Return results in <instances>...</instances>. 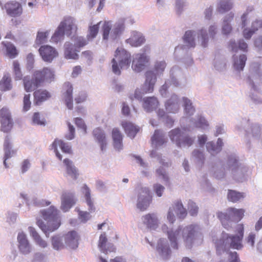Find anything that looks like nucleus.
Here are the masks:
<instances>
[{
  "label": "nucleus",
  "instance_id": "obj_29",
  "mask_svg": "<svg viewBox=\"0 0 262 262\" xmlns=\"http://www.w3.org/2000/svg\"><path fill=\"white\" fill-rule=\"evenodd\" d=\"M196 37L198 44L201 47L206 48L208 47L210 37L205 28L203 27L196 30Z\"/></svg>",
  "mask_w": 262,
  "mask_h": 262
},
{
  "label": "nucleus",
  "instance_id": "obj_54",
  "mask_svg": "<svg viewBox=\"0 0 262 262\" xmlns=\"http://www.w3.org/2000/svg\"><path fill=\"white\" fill-rule=\"evenodd\" d=\"M2 45L6 48V54L10 58H14L18 54L16 47L10 42H2Z\"/></svg>",
  "mask_w": 262,
  "mask_h": 262
},
{
  "label": "nucleus",
  "instance_id": "obj_55",
  "mask_svg": "<svg viewBox=\"0 0 262 262\" xmlns=\"http://www.w3.org/2000/svg\"><path fill=\"white\" fill-rule=\"evenodd\" d=\"M20 196L24 199L28 206L31 205H39V201L34 196H29L27 194L20 193Z\"/></svg>",
  "mask_w": 262,
  "mask_h": 262
},
{
  "label": "nucleus",
  "instance_id": "obj_25",
  "mask_svg": "<svg viewBox=\"0 0 262 262\" xmlns=\"http://www.w3.org/2000/svg\"><path fill=\"white\" fill-rule=\"evenodd\" d=\"M93 135L96 141L99 145L101 151L105 150L107 145V140L104 131L101 128L98 127L94 129Z\"/></svg>",
  "mask_w": 262,
  "mask_h": 262
},
{
  "label": "nucleus",
  "instance_id": "obj_31",
  "mask_svg": "<svg viewBox=\"0 0 262 262\" xmlns=\"http://www.w3.org/2000/svg\"><path fill=\"white\" fill-rule=\"evenodd\" d=\"M189 121L191 122L193 127L195 128H201L203 130L207 129L209 126L208 121L206 119L205 117L202 115H197L195 118H188Z\"/></svg>",
  "mask_w": 262,
  "mask_h": 262
},
{
  "label": "nucleus",
  "instance_id": "obj_32",
  "mask_svg": "<svg viewBox=\"0 0 262 262\" xmlns=\"http://www.w3.org/2000/svg\"><path fill=\"white\" fill-rule=\"evenodd\" d=\"M247 137H252L255 140L261 139L262 131L261 126L257 123L251 124L249 127L245 129Z\"/></svg>",
  "mask_w": 262,
  "mask_h": 262
},
{
  "label": "nucleus",
  "instance_id": "obj_2",
  "mask_svg": "<svg viewBox=\"0 0 262 262\" xmlns=\"http://www.w3.org/2000/svg\"><path fill=\"white\" fill-rule=\"evenodd\" d=\"M187 119L186 117H182L180 120L182 128L176 127L168 132L170 141L179 148L189 147L193 144L195 140V136H191L185 132L190 130V126L184 124V121Z\"/></svg>",
  "mask_w": 262,
  "mask_h": 262
},
{
  "label": "nucleus",
  "instance_id": "obj_16",
  "mask_svg": "<svg viewBox=\"0 0 262 262\" xmlns=\"http://www.w3.org/2000/svg\"><path fill=\"white\" fill-rule=\"evenodd\" d=\"M1 130L4 133L10 132L12 128L13 122L8 109L3 107L0 110Z\"/></svg>",
  "mask_w": 262,
  "mask_h": 262
},
{
  "label": "nucleus",
  "instance_id": "obj_14",
  "mask_svg": "<svg viewBox=\"0 0 262 262\" xmlns=\"http://www.w3.org/2000/svg\"><path fill=\"white\" fill-rule=\"evenodd\" d=\"M151 196L148 188L141 187L138 189L137 207L141 211L146 210L150 204Z\"/></svg>",
  "mask_w": 262,
  "mask_h": 262
},
{
  "label": "nucleus",
  "instance_id": "obj_20",
  "mask_svg": "<svg viewBox=\"0 0 262 262\" xmlns=\"http://www.w3.org/2000/svg\"><path fill=\"white\" fill-rule=\"evenodd\" d=\"M39 52L42 59L48 62H51L58 55L54 48L48 45L41 46L39 49Z\"/></svg>",
  "mask_w": 262,
  "mask_h": 262
},
{
  "label": "nucleus",
  "instance_id": "obj_23",
  "mask_svg": "<svg viewBox=\"0 0 262 262\" xmlns=\"http://www.w3.org/2000/svg\"><path fill=\"white\" fill-rule=\"evenodd\" d=\"M196 31L188 30L185 31L182 37L183 42L185 46L190 49H194L196 46L195 37Z\"/></svg>",
  "mask_w": 262,
  "mask_h": 262
},
{
  "label": "nucleus",
  "instance_id": "obj_50",
  "mask_svg": "<svg viewBox=\"0 0 262 262\" xmlns=\"http://www.w3.org/2000/svg\"><path fill=\"white\" fill-rule=\"evenodd\" d=\"M246 196L244 192H240L233 190H229L227 198L229 201L236 203L243 200Z\"/></svg>",
  "mask_w": 262,
  "mask_h": 262
},
{
  "label": "nucleus",
  "instance_id": "obj_63",
  "mask_svg": "<svg viewBox=\"0 0 262 262\" xmlns=\"http://www.w3.org/2000/svg\"><path fill=\"white\" fill-rule=\"evenodd\" d=\"M227 163L224 166V167L221 168L220 169H217L214 172V176L217 179H221L226 175V173L227 171H229L227 169Z\"/></svg>",
  "mask_w": 262,
  "mask_h": 262
},
{
  "label": "nucleus",
  "instance_id": "obj_45",
  "mask_svg": "<svg viewBox=\"0 0 262 262\" xmlns=\"http://www.w3.org/2000/svg\"><path fill=\"white\" fill-rule=\"evenodd\" d=\"M149 61V57L145 53H137L133 57L132 66H145Z\"/></svg>",
  "mask_w": 262,
  "mask_h": 262
},
{
  "label": "nucleus",
  "instance_id": "obj_8",
  "mask_svg": "<svg viewBox=\"0 0 262 262\" xmlns=\"http://www.w3.org/2000/svg\"><path fill=\"white\" fill-rule=\"evenodd\" d=\"M226 167L236 181L242 182L246 180L247 168L239 165L238 159L236 155L231 154L228 156Z\"/></svg>",
  "mask_w": 262,
  "mask_h": 262
},
{
  "label": "nucleus",
  "instance_id": "obj_9",
  "mask_svg": "<svg viewBox=\"0 0 262 262\" xmlns=\"http://www.w3.org/2000/svg\"><path fill=\"white\" fill-rule=\"evenodd\" d=\"M124 30V19L123 18L119 19L113 26L111 21H105L102 27L103 39L114 40L122 33Z\"/></svg>",
  "mask_w": 262,
  "mask_h": 262
},
{
  "label": "nucleus",
  "instance_id": "obj_28",
  "mask_svg": "<svg viewBox=\"0 0 262 262\" xmlns=\"http://www.w3.org/2000/svg\"><path fill=\"white\" fill-rule=\"evenodd\" d=\"M107 239L106 238L105 233H102L100 237L98 243V247L100 251L105 254L108 252H114L115 248L113 244L107 243Z\"/></svg>",
  "mask_w": 262,
  "mask_h": 262
},
{
  "label": "nucleus",
  "instance_id": "obj_18",
  "mask_svg": "<svg viewBox=\"0 0 262 262\" xmlns=\"http://www.w3.org/2000/svg\"><path fill=\"white\" fill-rule=\"evenodd\" d=\"M76 201L77 199L74 193L64 191L61 196L60 209L64 212H68L76 204Z\"/></svg>",
  "mask_w": 262,
  "mask_h": 262
},
{
  "label": "nucleus",
  "instance_id": "obj_33",
  "mask_svg": "<svg viewBox=\"0 0 262 262\" xmlns=\"http://www.w3.org/2000/svg\"><path fill=\"white\" fill-rule=\"evenodd\" d=\"M234 17V13L233 12H230L223 18L222 32L224 35H227L231 33L232 27L230 23L233 20Z\"/></svg>",
  "mask_w": 262,
  "mask_h": 262
},
{
  "label": "nucleus",
  "instance_id": "obj_48",
  "mask_svg": "<svg viewBox=\"0 0 262 262\" xmlns=\"http://www.w3.org/2000/svg\"><path fill=\"white\" fill-rule=\"evenodd\" d=\"M228 47L229 49L234 52H237L238 49L245 51L248 48V45L243 39H240L238 43H236L234 40L231 39Z\"/></svg>",
  "mask_w": 262,
  "mask_h": 262
},
{
  "label": "nucleus",
  "instance_id": "obj_43",
  "mask_svg": "<svg viewBox=\"0 0 262 262\" xmlns=\"http://www.w3.org/2000/svg\"><path fill=\"white\" fill-rule=\"evenodd\" d=\"M34 103L39 105L42 102L48 99L51 97V95L46 90H39L34 93Z\"/></svg>",
  "mask_w": 262,
  "mask_h": 262
},
{
  "label": "nucleus",
  "instance_id": "obj_60",
  "mask_svg": "<svg viewBox=\"0 0 262 262\" xmlns=\"http://www.w3.org/2000/svg\"><path fill=\"white\" fill-rule=\"evenodd\" d=\"M188 209L191 216H196L198 214L199 207L196 204L192 201H189L188 203Z\"/></svg>",
  "mask_w": 262,
  "mask_h": 262
},
{
  "label": "nucleus",
  "instance_id": "obj_56",
  "mask_svg": "<svg viewBox=\"0 0 262 262\" xmlns=\"http://www.w3.org/2000/svg\"><path fill=\"white\" fill-rule=\"evenodd\" d=\"M73 39L75 42L74 46H75V47H76L77 49L79 50H80L79 49L80 48L85 46L88 43V41L82 36L75 37L74 39Z\"/></svg>",
  "mask_w": 262,
  "mask_h": 262
},
{
  "label": "nucleus",
  "instance_id": "obj_21",
  "mask_svg": "<svg viewBox=\"0 0 262 262\" xmlns=\"http://www.w3.org/2000/svg\"><path fill=\"white\" fill-rule=\"evenodd\" d=\"M165 107L168 113H177L180 109V99L178 96L172 94L165 102Z\"/></svg>",
  "mask_w": 262,
  "mask_h": 262
},
{
  "label": "nucleus",
  "instance_id": "obj_7",
  "mask_svg": "<svg viewBox=\"0 0 262 262\" xmlns=\"http://www.w3.org/2000/svg\"><path fill=\"white\" fill-rule=\"evenodd\" d=\"M76 30L77 26L74 19L71 17L68 18L60 23L52 36L51 41L57 43L63 39L64 34L70 36L75 33Z\"/></svg>",
  "mask_w": 262,
  "mask_h": 262
},
{
  "label": "nucleus",
  "instance_id": "obj_5",
  "mask_svg": "<svg viewBox=\"0 0 262 262\" xmlns=\"http://www.w3.org/2000/svg\"><path fill=\"white\" fill-rule=\"evenodd\" d=\"M54 74L50 69L45 68L42 71L35 72L31 79L26 76L24 79L25 89L27 92H32L39 86L43 81L50 82L54 79Z\"/></svg>",
  "mask_w": 262,
  "mask_h": 262
},
{
  "label": "nucleus",
  "instance_id": "obj_64",
  "mask_svg": "<svg viewBox=\"0 0 262 262\" xmlns=\"http://www.w3.org/2000/svg\"><path fill=\"white\" fill-rule=\"evenodd\" d=\"M99 30V24L97 25H94L92 26H90L89 29V33L87 35V37L88 38V39H89L90 38L91 39H93L95 38Z\"/></svg>",
  "mask_w": 262,
  "mask_h": 262
},
{
  "label": "nucleus",
  "instance_id": "obj_1",
  "mask_svg": "<svg viewBox=\"0 0 262 262\" xmlns=\"http://www.w3.org/2000/svg\"><path fill=\"white\" fill-rule=\"evenodd\" d=\"M162 230L167 233L171 246L175 249H178V241L181 237L187 249H191L195 244L200 242L203 238L199 227L196 225L191 224L184 227L180 226L176 229H169L167 225H163Z\"/></svg>",
  "mask_w": 262,
  "mask_h": 262
},
{
  "label": "nucleus",
  "instance_id": "obj_41",
  "mask_svg": "<svg viewBox=\"0 0 262 262\" xmlns=\"http://www.w3.org/2000/svg\"><path fill=\"white\" fill-rule=\"evenodd\" d=\"M171 208L176 212L178 218L180 219H184L186 216L187 211L184 207L181 200L175 201L173 203Z\"/></svg>",
  "mask_w": 262,
  "mask_h": 262
},
{
  "label": "nucleus",
  "instance_id": "obj_47",
  "mask_svg": "<svg viewBox=\"0 0 262 262\" xmlns=\"http://www.w3.org/2000/svg\"><path fill=\"white\" fill-rule=\"evenodd\" d=\"M182 100L184 114L187 117L192 116L195 112V109L192 104L191 100L185 97L182 98Z\"/></svg>",
  "mask_w": 262,
  "mask_h": 262
},
{
  "label": "nucleus",
  "instance_id": "obj_12",
  "mask_svg": "<svg viewBox=\"0 0 262 262\" xmlns=\"http://www.w3.org/2000/svg\"><path fill=\"white\" fill-rule=\"evenodd\" d=\"M132 61L130 54L122 48H118L112 59V66H129Z\"/></svg>",
  "mask_w": 262,
  "mask_h": 262
},
{
  "label": "nucleus",
  "instance_id": "obj_40",
  "mask_svg": "<svg viewBox=\"0 0 262 262\" xmlns=\"http://www.w3.org/2000/svg\"><path fill=\"white\" fill-rule=\"evenodd\" d=\"M159 105L157 99L155 97H146L143 99V107L147 112L156 110Z\"/></svg>",
  "mask_w": 262,
  "mask_h": 262
},
{
  "label": "nucleus",
  "instance_id": "obj_35",
  "mask_svg": "<svg viewBox=\"0 0 262 262\" xmlns=\"http://www.w3.org/2000/svg\"><path fill=\"white\" fill-rule=\"evenodd\" d=\"M144 41L145 39L142 33L136 31H132L130 38L126 40V42L134 47L140 46Z\"/></svg>",
  "mask_w": 262,
  "mask_h": 262
},
{
  "label": "nucleus",
  "instance_id": "obj_22",
  "mask_svg": "<svg viewBox=\"0 0 262 262\" xmlns=\"http://www.w3.org/2000/svg\"><path fill=\"white\" fill-rule=\"evenodd\" d=\"M59 146L62 152L67 154H70L72 151L71 147L68 143H65L63 141L58 139H55L52 144V149H54V152L57 158L61 160L62 156L59 152L57 149V146Z\"/></svg>",
  "mask_w": 262,
  "mask_h": 262
},
{
  "label": "nucleus",
  "instance_id": "obj_30",
  "mask_svg": "<svg viewBox=\"0 0 262 262\" xmlns=\"http://www.w3.org/2000/svg\"><path fill=\"white\" fill-rule=\"evenodd\" d=\"M78 236L75 231H71L66 234L64 237V244L71 249H76L78 246Z\"/></svg>",
  "mask_w": 262,
  "mask_h": 262
},
{
  "label": "nucleus",
  "instance_id": "obj_44",
  "mask_svg": "<svg viewBox=\"0 0 262 262\" xmlns=\"http://www.w3.org/2000/svg\"><path fill=\"white\" fill-rule=\"evenodd\" d=\"M28 230L30 235L37 245L42 248L47 247L48 245L47 242L40 237L34 227H29Z\"/></svg>",
  "mask_w": 262,
  "mask_h": 262
},
{
  "label": "nucleus",
  "instance_id": "obj_13",
  "mask_svg": "<svg viewBox=\"0 0 262 262\" xmlns=\"http://www.w3.org/2000/svg\"><path fill=\"white\" fill-rule=\"evenodd\" d=\"M2 10H5L8 15L12 17L19 16L23 13V8L20 3L16 1H10L5 4L0 3Z\"/></svg>",
  "mask_w": 262,
  "mask_h": 262
},
{
  "label": "nucleus",
  "instance_id": "obj_51",
  "mask_svg": "<svg viewBox=\"0 0 262 262\" xmlns=\"http://www.w3.org/2000/svg\"><path fill=\"white\" fill-rule=\"evenodd\" d=\"M193 161L199 166H202L205 162V157L204 153L199 149H195L193 150L191 155Z\"/></svg>",
  "mask_w": 262,
  "mask_h": 262
},
{
  "label": "nucleus",
  "instance_id": "obj_11",
  "mask_svg": "<svg viewBox=\"0 0 262 262\" xmlns=\"http://www.w3.org/2000/svg\"><path fill=\"white\" fill-rule=\"evenodd\" d=\"M164 70V67H154L152 70L148 71L146 73V80L143 85V91L144 93H151L153 91L157 76L160 75Z\"/></svg>",
  "mask_w": 262,
  "mask_h": 262
},
{
  "label": "nucleus",
  "instance_id": "obj_61",
  "mask_svg": "<svg viewBox=\"0 0 262 262\" xmlns=\"http://www.w3.org/2000/svg\"><path fill=\"white\" fill-rule=\"evenodd\" d=\"M234 63L233 66H245L247 57L245 55H241L238 57L235 56H233Z\"/></svg>",
  "mask_w": 262,
  "mask_h": 262
},
{
  "label": "nucleus",
  "instance_id": "obj_58",
  "mask_svg": "<svg viewBox=\"0 0 262 262\" xmlns=\"http://www.w3.org/2000/svg\"><path fill=\"white\" fill-rule=\"evenodd\" d=\"M156 173L158 177L161 178L165 183L169 182V177L166 170L163 167H160L156 170Z\"/></svg>",
  "mask_w": 262,
  "mask_h": 262
},
{
  "label": "nucleus",
  "instance_id": "obj_17",
  "mask_svg": "<svg viewBox=\"0 0 262 262\" xmlns=\"http://www.w3.org/2000/svg\"><path fill=\"white\" fill-rule=\"evenodd\" d=\"M262 82L259 67H250L248 75V82L254 91L257 90V85Z\"/></svg>",
  "mask_w": 262,
  "mask_h": 262
},
{
  "label": "nucleus",
  "instance_id": "obj_4",
  "mask_svg": "<svg viewBox=\"0 0 262 262\" xmlns=\"http://www.w3.org/2000/svg\"><path fill=\"white\" fill-rule=\"evenodd\" d=\"M42 217L47 222V225L41 220L37 221V225L48 237L50 232L57 229L60 225L59 211L54 206L40 211Z\"/></svg>",
  "mask_w": 262,
  "mask_h": 262
},
{
  "label": "nucleus",
  "instance_id": "obj_39",
  "mask_svg": "<svg viewBox=\"0 0 262 262\" xmlns=\"http://www.w3.org/2000/svg\"><path fill=\"white\" fill-rule=\"evenodd\" d=\"M151 140L152 144L157 147L162 146L167 142L165 134L161 130H156Z\"/></svg>",
  "mask_w": 262,
  "mask_h": 262
},
{
  "label": "nucleus",
  "instance_id": "obj_27",
  "mask_svg": "<svg viewBox=\"0 0 262 262\" xmlns=\"http://www.w3.org/2000/svg\"><path fill=\"white\" fill-rule=\"evenodd\" d=\"M157 249L163 259H168L170 257L171 250L166 239L161 238L159 240Z\"/></svg>",
  "mask_w": 262,
  "mask_h": 262
},
{
  "label": "nucleus",
  "instance_id": "obj_38",
  "mask_svg": "<svg viewBox=\"0 0 262 262\" xmlns=\"http://www.w3.org/2000/svg\"><path fill=\"white\" fill-rule=\"evenodd\" d=\"M143 223L146 225L147 228L155 230L158 226V220L155 214H148L143 216Z\"/></svg>",
  "mask_w": 262,
  "mask_h": 262
},
{
  "label": "nucleus",
  "instance_id": "obj_37",
  "mask_svg": "<svg viewBox=\"0 0 262 262\" xmlns=\"http://www.w3.org/2000/svg\"><path fill=\"white\" fill-rule=\"evenodd\" d=\"M63 163L66 166L67 174L72 179L76 180L79 176L78 170L73 163L72 161L69 159H65Z\"/></svg>",
  "mask_w": 262,
  "mask_h": 262
},
{
  "label": "nucleus",
  "instance_id": "obj_10",
  "mask_svg": "<svg viewBox=\"0 0 262 262\" xmlns=\"http://www.w3.org/2000/svg\"><path fill=\"white\" fill-rule=\"evenodd\" d=\"M185 81L180 67H172L170 71V79L167 80L160 90L161 96L166 97L167 90L169 85L172 84L175 87H179L184 83Z\"/></svg>",
  "mask_w": 262,
  "mask_h": 262
},
{
  "label": "nucleus",
  "instance_id": "obj_59",
  "mask_svg": "<svg viewBox=\"0 0 262 262\" xmlns=\"http://www.w3.org/2000/svg\"><path fill=\"white\" fill-rule=\"evenodd\" d=\"M187 3L186 0H176V11L178 15H180L186 7Z\"/></svg>",
  "mask_w": 262,
  "mask_h": 262
},
{
  "label": "nucleus",
  "instance_id": "obj_42",
  "mask_svg": "<svg viewBox=\"0 0 262 262\" xmlns=\"http://www.w3.org/2000/svg\"><path fill=\"white\" fill-rule=\"evenodd\" d=\"M122 126L128 137L133 139L139 130V128L130 122L124 121Z\"/></svg>",
  "mask_w": 262,
  "mask_h": 262
},
{
  "label": "nucleus",
  "instance_id": "obj_6",
  "mask_svg": "<svg viewBox=\"0 0 262 262\" xmlns=\"http://www.w3.org/2000/svg\"><path fill=\"white\" fill-rule=\"evenodd\" d=\"M244 213V210L243 209L229 208L225 212H217L216 215L224 227L229 230L234 223L241 220Z\"/></svg>",
  "mask_w": 262,
  "mask_h": 262
},
{
  "label": "nucleus",
  "instance_id": "obj_53",
  "mask_svg": "<svg viewBox=\"0 0 262 262\" xmlns=\"http://www.w3.org/2000/svg\"><path fill=\"white\" fill-rule=\"evenodd\" d=\"M10 76L8 74L4 75L3 78L0 81V90L2 91H10L12 88Z\"/></svg>",
  "mask_w": 262,
  "mask_h": 262
},
{
  "label": "nucleus",
  "instance_id": "obj_34",
  "mask_svg": "<svg viewBox=\"0 0 262 262\" xmlns=\"http://www.w3.org/2000/svg\"><path fill=\"white\" fill-rule=\"evenodd\" d=\"M223 146V140L221 138H218L216 142L210 141L206 143L207 150L212 156H215L219 153Z\"/></svg>",
  "mask_w": 262,
  "mask_h": 262
},
{
  "label": "nucleus",
  "instance_id": "obj_52",
  "mask_svg": "<svg viewBox=\"0 0 262 262\" xmlns=\"http://www.w3.org/2000/svg\"><path fill=\"white\" fill-rule=\"evenodd\" d=\"M64 238L62 236L56 235L51 238L52 246L55 250L59 251L64 248L65 245L63 242Z\"/></svg>",
  "mask_w": 262,
  "mask_h": 262
},
{
  "label": "nucleus",
  "instance_id": "obj_24",
  "mask_svg": "<svg viewBox=\"0 0 262 262\" xmlns=\"http://www.w3.org/2000/svg\"><path fill=\"white\" fill-rule=\"evenodd\" d=\"M64 56L67 59L77 60L79 55L77 52H80V50L77 49L74 45L69 42L66 41L64 44Z\"/></svg>",
  "mask_w": 262,
  "mask_h": 262
},
{
  "label": "nucleus",
  "instance_id": "obj_49",
  "mask_svg": "<svg viewBox=\"0 0 262 262\" xmlns=\"http://www.w3.org/2000/svg\"><path fill=\"white\" fill-rule=\"evenodd\" d=\"M81 191L83 194L86 204L89 206V210L92 212L95 210V208L94 206L93 202L91 198V190L86 185H84L82 187Z\"/></svg>",
  "mask_w": 262,
  "mask_h": 262
},
{
  "label": "nucleus",
  "instance_id": "obj_3",
  "mask_svg": "<svg viewBox=\"0 0 262 262\" xmlns=\"http://www.w3.org/2000/svg\"><path fill=\"white\" fill-rule=\"evenodd\" d=\"M236 235H229L223 232L222 237L215 242L216 251L218 253L224 251L229 248L241 250L243 247L242 244L244 236V226L243 224L236 225Z\"/></svg>",
  "mask_w": 262,
  "mask_h": 262
},
{
  "label": "nucleus",
  "instance_id": "obj_36",
  "mask_svg": "<svg viewBox=\"0 0 262 262\" xmlns=\"http://www.w3.org/2000/svg\"><path fill=\"white\" fill-rule=\"evenodd\" d=\"M112 136L114 148L118 151L122 150L123 148V135L121 132L117 128H113Z\"/></svg>",
  "mask_w": 262,
  "mask_h": 262
},
{
  "label": "nucleus",
  "instance_id": "obj_15",
  "mask_svg": "<svg viewBox=\"0 0 262 262\" xmlns=\"http://www.w3.org/2000/svg\"><path fill=\"white\" fill-rule=\"evenodd\" d=\"M17 247L19 252L23 255L29 254L32 251V246L28 239L27 235L23 232L18 233L17 236Z\"/></svg>",
  "mask_w": 262,
  "mask_h": 262
},
{
  "label": "nucleus",
  "instance_id": "obj_46",
  "mask_svg": "<svg viewBox=\"0 0 262 262\" xmlns=\"http://www.w3.org/2000/svg\"><path fill=\"white\" fill-rule=\"evenodd\" d=\"M233 2L231 0H221L216 6V11L223 14L230 11L233 7Z\"/></svg>",
  "mask_w": 262,
  "mask_h": 262
},
{
  "label": "nucleus",
  "instance_id": "obj_57",
  "mask_svg": "<svg viewBox=\"0 0 262 262\" xmlns=\"http://www.w3.org/2000/svg\"><path fill=\"white\" fill-rule=\"evenodd\" d=\"M31 262H48V258L43 253L37 252L33 254Z\"/></svg>",
  "mask_w": 262,
  "mask_h": 262
},
{
  "label": "nucleus",
  "instance_id": "obj_19",
  "mask_svg": "<svg viewBox=\"0 0 262 262\" xmlns=\"http://www.w3.org/2000/svg\"><path fill=\"white\" fill-rule=\"evenodd\" d=\"M189 49L183 44L179 45L174 49V58L178 61H182L186 64H192L193 63L192 58L190 56L186 57Z\"/></svg>",
  "mask_w": 262,
  "mask_h": 262
},
{
  "label": "nucleus",
  "instance_id": "obj_26",
  "mask_svg": "<svg viewBox=\"0 0 262 262\" xmlns=\"http://www.w3.org/2000/svg\"><path fill=\"white\" fill-rule=\"evenodd\" d=\"M63 99L67 107L72 110L73 108V86L69 82H65L63 86Z\"/></svg>",
  "mask_w": 262,
  "mask_h": 262
},
{
  "label": "nucleus",
  "instance_id": "obj_62",
  "mask_svg": "<svg viewBox=\"0 0 262 262\" xmlns=\"http://www.w3.org/2000/svg\"><path fill=\"white\" fill-rule=\"evenodd\" d=\"M32 124L40 125H45V120L44 118H41L40 114L39 113H35L32 117Z\"/></svg>",
  "mask_w": 262,
  "mask_h": 262
}]
</instances>
